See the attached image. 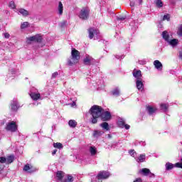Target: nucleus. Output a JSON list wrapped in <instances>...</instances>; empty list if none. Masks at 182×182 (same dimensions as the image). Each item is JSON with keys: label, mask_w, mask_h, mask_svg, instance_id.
Listing matches in <instances>:
<instances>
[{"label": "nucleus", "mask_w": 182, "mask_h": 182, "mask_svg": "<svg viewBox=\"0 0 182 182\" xmlns=\"http://www.w3.org/2000/svg\"><path fill=\"white\" fill-rule=\"evenodd\" d=\"M105 109L99 105H93L89 110L91 117V123L92 124H96L97 123V119L102 116V112H104Z\"/></svg>", "instance_id": "obj_1"}, {"label": "nucleus", "mask_w": 182, "mask_h": 182, "mask_svg": "<svg viewBox=\"0 0 182 182\" xmlns=\"http://www.w3.org/2000/svg\"><path fill=\"white\" fill-rule=\"evenodd\" d=\"M79 60H80V52L73 48L71 50V60H68V64L69 66H73V65L79 63Z\"/></svg>", "instance_id": "obj_2"}, {"label": "nucleus", "mask_w": 182, "mask_h": 182, "mask_svg": "<svg viewBox=\"0 0 182 182\" xmlns=\"http://www.w3.org/2000/svg\"><path fill=\"white\" fill-rule=\"evenodd\" d=\"M89 15H90V9L89 7H84L80 11L79 18L82 19V21H87Z\"/></svg>", "instance_id": "obj_3"}, {"label": "nucleus", "mask_w": 182, "mask_h": 182, "mask_svg": "<svg viewBox=\"0 0 182 182\" xmlns=\"http://www.w3.org/2000/svg\"><path fill=\"white\" fill-rule=\"evenodd\" d=\"M5 130H6V132H11V133H15V132H17L18 124H16V122L11 121L10 122H8L6 124Z\"/></svg>", "instance_id": "obj_4"}, {"label": "nucleus", "mask_w": 182, "mask_h": 182, "mask_svg": "<svg viewBox=\"0 0 182 182\" xmlns=\"http://www.w3.org/2000/svg\"><path fill=\"white\" fill-rule=\"evenodd\" d=\"M41 34H36L35 36L26 38L27 43H31V42H36V43H42L43 41Z\"/></svg>", "instance_id": "obj_5"}, {"label": "nucleus", "mask_w": 182, "mask_h": 182, "mask_svg": "<svg viewBox=\"0 0 182 182\" xmlns=\"http://www.w3.org/2000/svg\"><path fill=\"white\" fill-rule=\"evenodd\" d=\"M100 119H101L102 122H109V120L112 119V114L109 111H102Z\"/></svg>", "instance_id": "obj_6"}, {"label": "nucleus", "mask_w": 182, "mask_h": 182, "mask_svg": "<svg viewBox=\"0 0 182 182\" xmlns=\"http://www.w3.org/2000/svg\"><path fill=\"white\" fill-rule=\"evenodd\" d=\"M109 177H110V173L107 171H100L97 176V178L98 181H100V180H106Z\"/></svg>", "instance_id": "obj_7"}, {"label": "nucleus", "mask_w": 182, "mask_h": 182, "mask_svg": "<svg viewBox=\"0 0 182 182\" xmlns=\"http://www.w3.org/2000/svg\"><path fill=\"white\" fill-rule=\"evenodd\" d=\"M87 32H88V37L90 38V39H92L93 38H95V36H98L100 33V31L97 28H95V27H90L87 29Z\"/></svg>", "instance_id": "obj_8"}, {"label": "nucleus", "mask_w": 182, "mask_h": 182, "mask_svg": "<svg viewBox=\"0 0 182 182\" xmlns=\"http://www.w3.org/2000/svg\"><path fill=\"white\" fill-rule=\"evenodd\" d=\"M117 124L119 127H121V129H124V127L126 129V130H129V129H130V125L126 124L124 119H119L118 120Z\"/></svg>", "instance_id": "obj_9"}, {"label": "nucleus", "mask_w": 182, "mask_h": 182, "mask_svg": "<svg viewBox=\"0 0 182 182\" xmlns=\"http://www.w3.org/2000/svg\"><path fill=\"white\" fill-rule=\"evenodd\" d=\"M23 170V171H27L30 173H32L36 171V168L33 167V166H29V164H27L24 166Z\"/></svg>", "instance_id": "obj_10"}, {"label": "nucleus", "mask_w": 182, "mask_h": 182, "mask_svg": "<svg viewBox=\"0 0 182 182\" xmlns=\"http://www.w3.org/2000/svg\"><path fill=\"white\" fill-rule=\"evenodd\" d=\"M92 60H93V58L90 57V55H86L83 59V63L86 66H90V65H92Z\"/></svg>", "instance_id": "obj_11"}, {"label": "nucleus", "mask_w": 182, "mask_h": 182, "mask_svg": "<svg viewBox=\"0 0 182 182\" xmlns=\"http://www.w3.org/2000/svg\"><path fill=\"white\" fill-rule=\"evenodd\" d=\"M132 75H133L134 77H136V80H141V70H134Z\"/></svg>", "instance_id": "obj_12"}, {"label": "nucleus", "mask_w": 182, "mask_h": 182, "mask_svg": "<svg viewBox=\"0 0 182 182\" xmlns=\"http://www.w3.org/2000/svg\"><path fill=\"white\" fill-rule=\"evenodd\" d=\"M30 97L32 99V100L36 102L37 100H39V99H41V93L31 92L30 93Z\"/></svg>", "instance_id": "obj_13"}, {"label": "nucleus", "mask_w": 182, "mask_h": 182, "mask_svg": "<svg viewBox=\"0 0 182 182\" xmlns=\"http://www.w3.org/2000/svg\"><path fill=\"white\" fill-rule=\"evenodd\" d=\"M154 65L156 69H157L158 70H163V64H161V63L160 61H159V60H156L154 62Z\"/></svg>", "instance_id": "obj_14"}, {"label": "nucleus", "mask_w": 182, "mask_h": 182, "mask_svg": "<svg viewBox=\"0 0 182 182\" xmlns=\"http://www.w3.org/2000/svg\"><path fill=\"white\" fill-rule=\"evenodd\" d=\"M56 177L59 181H62V180H63V177H65V172L62 171H58L56 172Z\"/></svg>", "instance_id": "obj_15"}, {"label": "nucleus", "mask_w": 182, "mask_h": 182, "mask_svg": "<svg viewBox=\"0 0 182 182\" xmlns=\"http://www.w3.org/2000/svg\"><path fill=\"white\" fill-rule=\"evenodd\" d=\"M146 110H147L149 114L151 115V114H153V113H156V112L157 111V109L154 108L151 106H148V107H146Z\"/></svg>", "instance_id": "obj_16"}, {"label": "nucleus", "mask_w": 182, "mask_h": 182, "mask_svg": "<svg viewBox=\"0 0 182 182\" xmlns=\"http://www.w3.org/2000/svg\"><path fill=\"white\" fill-rule=\"evenodd\" d=\"M136 85L138 90H143L144 85H143V82H141V80H136Z\"/></svg>", "instance_id": "obj_17"}, {"label": "nucleus", "mask_w": 182, "mask_h": 182, "mask_svg": "<svg viewBox=\"0 0 182 182\" xmlns=\"http://www.w3.org/2000/svg\"><path fill=\"white\" fill-rule=\"evenodd\" d=\"M18 12L23 16H29V11H28L27 10H26L24 9H19Z\"/></svg>", "instance_id": "obj_18"}, {"label": "nucleus", "mask_w": 182, "mask_h": 182, "mask_svg": "<svg viewBox=\"0 0 182 182\" xmlns=\"http://www.w3.org/2000/svg\"><path fill=\"white\" fill-rule=\"evenodd\" d=\"M146 160V154H140L136 159L137 163H144Z\"/></svg>", "instance_id": "obj_19"}, {"label": "nucleus", "mask_w": 182, "mask_h": 182, "mask_svg": "<svg viewBox=\"0 0 182 182\" xmlns=\"http://www.w3.org/2000/svg\"><path fill=\"white\" fill-rule=\"evenodd\" d=\"M6 161L7 164H11V163H14V161L15 160V156L14 155H10L7 156Z\"/></svg>", "instance_id": "obj_20"}, {"label": "nucleus", "mask_w": 182, "mask_h": 182, "mask_svg": "<svg viewBox=\"0 0 182 182\" xmlns=\"http://www.w3.org/2000/svg\"><path fill=\"white\" fill-rule=\"evenodd\" d=\"M162 38H164L166 41V42L170 41V35H168V33H167V31H163Z\"/></svg>", "instance_id": "obj_21"}, {"label": "nucleus", "mask_w": 182, "mask_h": 182, "mask_svg": "<svg viewBox=\"0 0 182 182\" xmlns=\"http://www.w3.org/2000/svg\"><path fill=\"white\" fill-rule=\"evenodd\" d=\"M100 127L105 130H107V131L110 130V127H109V123L106 122V121L100 124Z\"/></svg>", "instance_id": "obj_22"}, {"label": "nucleus", "mask_w": 182, "mask_h": 182, "mask_svg": "<svg viewBox=\"0 0 182 182\" xmlns=\"http://www.w3.org/2000/svg\"><path fill=\"white\" fill-rule=\"evenodd\" d=\"M11 107L13 112H16L18 110V102L14 101L13 103L11 105Z\"/></svg>", "instance_id": "obj_23"}, {"label": "nucleus", "mask_w": 182, "mask_h": 182, "mask_svg": "<svg viewBox=\"0 0 182 182\" xmlns=\"http://www.w3.org/2000/svg\"><path fill=\"white\" fill-rule=\"evenodd\" d=\"M68 124L70 127H73V129H75V127L77 126V122L74 119H71L68 122Z\"/></svg>", "instance_id": "obj_24"}, {"label": "nucleus", "mask_w": 182, "mask_h": 182, "mask_svg": "<svg viewBox=\"0 0 182 182\" xmlns=\"http://www.w3.org/2000/svg\"><path fill=\"white\" fill-rule=\"evenodd\" d=\"M58 14L59 15L63 14V4L61 1H59L58 3Z\"/></svg>", "instance_id": "obj_25"}, {"label": "nucleus", "mask_w": 182, "mask_h": 182, "mask_svg": "<svg viewBox=\"0 0 182 182\" xmlns=\"http://www.w3.org/2000/svg\"><path fill=\"white\" fill-rule=\"evenodd\" d=\"M141 171L143 176H149V174H151L150 169H149L147 168H142Z\"/></svg>", "instance_id": "obj_26"}, {"label": "nucleus", "mask_w": 182, "mask_h": 182, "mask_svg": "<svg viewBox=\"0 0 182 182\" xmlns=\"http://www.w3.org/2000/svg\"><path fill=\"white\" fill-rule=\"evenodd\" d=\"M90 152L91 154V156H96V153H97V151L96 150V148L95 146H90Z\"/></svg>", "instance_id": "obj_27"}, {"label": "nucleus", "mask_w": 182, "mask_h": 182, "mask_svg": "<svg viewBox=\"0 0 182 182\" xmlns=\"http://www.w3.org/2000/svg\"><path fill=\"white\" fill-rule=\"evenodd\" d=\"M29 26H30L29 22L25 21L21 23V29H26V28H29Z\"/></svg>", "instance_id": "obj_28"}, {"label": "nucleus", "mask_w": 182, "mask_h": 182, "mask_svg": "<svg viewBox=\"0 0 182 182\" xmlns=\"http://www.w3.org/2000/svg\"><path fill=\"white\" fill-rule=\"evenodd\" d=\"M53 147H55V149H63V144H62V143L60 142H57V143H53Z\"/></svg>", "instance_id": "obj_29"}, {"label": "nucleus", "mask_w": 182, "mask_h": 182, "mask_svg": "<svg viewBox=\"0 0 182 182\" xmlns=\"http://www.w3.org/2000/svg\"><path fill=\"white\" fill-rule=\"evenodd\" d=\"M103 132L102 131H99V130H96L94 132L93 136L94 137H99L100 136H102V134H103Z\"/></svg>", "instance_id": "obj_30"}, {"label": "nucleus", "mask_w": 182, "mask_h": 182, "mask_svg": "<svg viewBox=\"0 0 182 182\" xmlns=\"http://www.w3.org/2000/svg\"><path fill=\"white\" fill-rule=\"evenodd\" d=\"M155 4L156 8H163V1L161 0H156Z\"/></svg>", "instance_id": "obj_31"}, {"label": "nucleus", "mask_w": 182, "mask_h": 182, "mask_svg": "<svg viewBox=\"0 0 182 182\" xmlns=\"http://www.w3.org/2000/svg\"><path fill=\"white\" fill-rule=\"evenodd\" d=\"M166 170H172V168H174V165L171 163H166Z\"/></svg>", "instance_id": "obj_32"}, {"label": "nucleus", "mask_w": 182, "mask_h": 182, "mask_svg": "<svg viewBox=\"0 0 182 182\" xmlns=\"http://www.w3.org/2000/svg\"><path fill=\"white\" fill-rule=\"evenodd\" d=\"M170 45H171L172 46H176V45H177V43H178V40L173 38L172 40H171L169 41Z\"/></svg>", "instance_id": "obj_33"}, {"label": "nucleus", "mask_w": 182, "mask_h": 182, "mask_svg": "<svg viewBox=\"0 0 182 182\" xmlns=\"http://www.w3.org/2000/svg\"><path fill=\"white\" fill-rule=\"evenodd\" d=\"M161 109L164 112H167L168 105L167 104H161Z\"/></svg>", "instance_id": "obj_34"}, {"label": "nucleus", "mask_w": 182, "mask_h": 182, "mask_svg": "<svg viewBox=\"0 0 182 182\" xmlns=\"http://www.w3.org/2000/svg\"><path fill=\"white\" fill-rule=\"evenodd\" d=\"M177 35L181 38V36H182V24H181L178 28Z\"/></svg>", "instance_id": "obj_35"}, {"label": "nucleus", "mask_w": 182, "mask_h": 182, "mask_svg": "<svg viewBox=\"0 0 182 182\" xmlns=\"http://www.w3.org/2000/svg\"><path fill=\"white\" fill-rule=\"evenodd\" d=\"M9 6V8H11V9H15L16 8V6L15 5V2L12 1H10Z\"/></svg>", "instance_id": "obj_36"}, {"label": "nucleus", "mask_w": 182, "mask_h": 182, "mask_svg": "<svg viewBox=\"0 0 182 182\" xmlns=\"http://www.w3.org/2000/svg\"><path fill=\"white\" fill-rule=\"evenodd\" d=\"M126 15H119L117 18V21H124L126 19Z\"/></svg>", "instance_id": "obj_37"}, {"label": "nucleus", "mask_w": 182, "mask_h": 182, "mask_svg": "<svg viewBox=\"0 0 182 182\" xmlns=\"http://www.w3.org/2000/svg\"><path fill=\"white\" fill-rule=\"evenodd\" d=\"M163 21H170V14H167L164 16Z\"/></svg>", "instance_id": "obj_38"}, {"label": "nucleus", "mask_w": 182, "mask_h": 182, "mask_svg": "<svg viewBox=\"0 0 182 182\" xmlns=\"http://www.w3.org/2000/svg\"><path fill=\"white\" fill-rule=\"evenodd\" d=\"M119 93H120V92H119V90H117V89H115V90H114L112 91V95H113L114 96H119Z\"/></svg>", "instance_id": "obj_39"}, {"label": "nucleus", "mask_w": 182, "mask_h": 182, "mask_svg": "<svg viewBox=\"0 0 182 182\" xmlns=\"http://www.w3.org/2000/svg\"><path fill=\"white\" fill-rule=\"evenodd\" d=\"M67 180H68L69 182H73V176L70 174L67 175Z\"/></svg>", "instance_id": "obj_40"}, {"label": "nucleus", "mask_w": 182, "mask_h": 182, "mask_svg": "<svg viewBox=\"0 0 182 182\" xmlns=\"http://www.w3.org/2000/svg\"><path fill=\"white\" fill-rule=\"evenodd\" d=\"M0 163H1V164L6 163V158L4 156L0 157Z\"/></svg>", "instance_id": "obj_41"}, {"label": "nucleus", "mask_w": 182, "mask_h": 182, "mask_svg": "<svg viewBox=\"0 0 182 182\" xmlns=\"http://www.w3.org/2000/svg\"><path fill=\"white\" fill-rule=\"evenodd\" d=\"M129 153L132 157H134V154L136 153V151L134 149H131L129 151Z\"/></svg>", "instance_id": "obj_42"}, {"label": "nucleus", "mask_w": 182, "mask_h": 182, "mask_svg": "<svg viewBox=\"0 0 182 182\" xmlns=\"http://www.w3.org/2000/svg\"><path fill=\"white\" fill-rule=\"evenodd\" d=\"M175 167H177V168H182V162H178L175 164Z\"/></svg>", "instance_id": "obj_43"}, {"label": "nucleus", "mask_w": 182, "mask_h": 182, "mask_svg": "<svg viewBox=\"0 0 182 182\" xmlns=\"http://www.w3.org/2000/svg\"><path fill=\"white\" fill-rule=\"evenodd\" d=\"M4 38H6V39H9V38H11V35L9 34V33H5Z\"/></svg>", "instance_id": "obj_44"}, {"label": "nucleus", "mask_w": 182, "mask_h": 182, "mask_svg": "<svg viewBox=\"0 0 182 182\" xmlns=\"http://www.w3.org/2000/svg\"><path fill=\"white\" fill-rule=\"evenodd\" d=\"M58 75L59 73H58V72H55L54 73H53L52 77L55 79Z\"/></svg>", "instance_id": "obj_45"}, {"label": "nucleus", "mask_w": 182, "mask_h": 182, "mask_svg": "<svg viewBox=\"0 0 182 182\" xmlns=\"http://www.w3.org/2000/svg\"><path fill=\"white\" fill-rule=\"evenodd\" d=\"M68 22L66 21H64L61 23V28H63V26H66V24Z\"/></svg>", "instance_id": "obj_46"}, {"label": "nucleus", "mask_w": 182, "mask_h": 182, "mask_svg": "<svg viewBox=\"0 0 182 182\" xmlns=\"http://www.w3.org/2000/svg\"><path fill=\"white\" fill-rule=\"evenodd\" d=\"M134 182H143V180L141 178H137Z\"/></svg>", "instance_id": "obj_47"}, {"label": "nucleus", "mask_w": 182, "mask_h": 182, "mask_svg": "<svg viewBox=\"0 0 182 182\" xmlns=\"http://www.w3.org/2000/svg\"><path fill=\"white\" fill-rule=\"evenodd\" d=\"M179 59H181V60H182V50L179 51V55H178Z\"/></svg>", "instance_id": "obj_48"}, {"label": "nucleus", "mask_w": 182, "mask_h": 182, "mask_svg": "<svg viewBox=\"0 0 182 182\" xmlns=\"http://www.w3.org/2000/svg\"><path fill=\"white\" fill-rule=\"evenodd\" d=\"M3 170H4V166L1 165L0 166V174H2Z\"/></svg>", "instance_id": "obj_49"}, {"label": "nucleus", "mask_w": 182, "mask_h": 182, "mask_svg": "<svg viewBox=\"0 0 182 182\" xmlns=\"http://www.w3.org/2000/svg\"><path fill=\"white\" fill-rule=\"evenodd\" d=\"M58 152V150L57 149H55L52 151V154L53 156H55V154H56V153Z\"/></svg>", "instance_id": "obj_50"}, {"label": "nucleus", "mask_w": 182, "mask_h": 182, "mask_svg": "<svg viewBox=\"0 0 182 182\" xmlns=\"http://www.w3.org/2000/svg\"><path fill=\"white\" fill-rule=\"evenodd\" d=\"M135 4L134 1L130 2V6H134Z\"/></svg>", "instance_id": "obj_51"}, {"label": "nucleus", "mask_w": 182, "mask_h": 182, "mask_svg": "<svg viewBox=\"0 0 182 182\" xmlns=\"http://www.w3.org/2000/svg\"><path fill=\"white\" fill-rule=\"evenodd\" d=\"M151 176H150V177H154V173H151H151H149Z\"/></svg>", "instance_id": "obj_52"}, {"label": "nucleus", "mask_w": 182, "mask_h": 182, "mask_svg": "<svg viewBox=\"0 0 182 182\" xmlns=\"http://www.w3.org/2000/svg\"><path fill=\"white\" fill-rule=\"evenodd\" d=\"M72 106H76V102H73Z\"/></svg>", "instance_id": "obj_53"}, {"label": "nucleus", "mask_w": 182, "mask_h": 182, "mask_svg": "<svg viewBox=\"0 0 182 182\" xmlns=\"http://www.w3.org/2000/svg\"><path fill=\"white\" fill-rule=\"evenodd\" d=\"M143 4V0H139V4L141 5Z\"/></svg>", "instance_id": "obj_54"}, {"label": "nucleus", "mask_w": 182, "mask_h": 182, "mask_svg": "<svg viewBox=\"0 0 182 182\" xmlns=\"http://www.w3.org/2000/svg\"><path fill=\"white\" fill-rule=\"evenodd\" d=\"M181 161L182 162V158L181 159Z\"/></svg>", "instance_id": "obj_55"}]
</instances>
